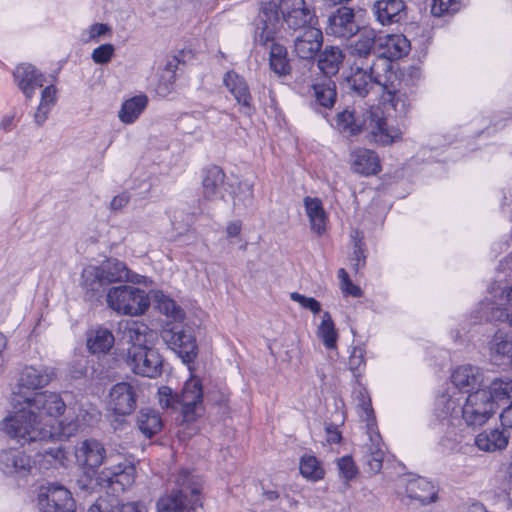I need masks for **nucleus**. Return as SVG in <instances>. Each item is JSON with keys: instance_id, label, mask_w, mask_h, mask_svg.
I'll use <instances>...</instances> for the list:
<instances>
[{"instance_id": "obj_10", "label": "nucleus", "mask_w": 512, "mask_h": 512, "mask_svg": "<svg viewBox=\"0 0 512 512\" xmlns=\"http://www.w3.org/2000/svg\"><path fill=\"white\" fill-rule=\"evenodd\" d=\"M140 393L141 387L137 383L119 382L110 390V408L118 415H130L136 409Z\"/></svg>"}, {"instance_id": "obj_38", "label": "nucleus", "mask_w": 512, "mask_h": 512, "mask_svg": "<svg viewBox=\"0 0 512 512\" xmlns=\"http://www.w3.org/2000/svg\"><path fill=\"white\" fill-rule=\"evenodd\" d=\"M269 65L271 70L279 76L290 74L291 65L285 46L279 43H272L269 53Z\"/></svg>"}, {"instance_id": "obj_15", "label": "nucleus", "mask_w": 512, "mask_h": 512, "mask_svg": "<svg viewBox=\"0 0 512 512\" xmlns=\"http://www.w3.org/2000/svg\"><path fill=\"white\" fill-rule=\"evenodd\" d=\"M279 12V5L272 1L262 4L256 20V40L261 44L273 40L280 24Z\"/></svg>"}, {"instance_id": "obj_37", "label": "nucleus", "mask_w": 512, "mask_h": 512, "mask_svg": "<svg viewBox=\"0 0 512 512\" xmlns=\"http://www.w3.org/2000/svg\"><path fill=\"white\" fill-rule=\"evenodd\" d=\"M512 302V286L501 290L498 303H493L491 313L487 316L489 320L508 321L512 328V308L508 305Z\"/></svg>"}, {"instance_id": "obj_21", "label": "nucleus", "mask_w": 512, "mask_h": 512, "mask_svg": "<svg viewBox=\"0 0 512 512\" xmlns=\"http://www.w3.org/2000/svg\"><path fill=\"white\" fill-rule=\"evenodd\" d=\"M135 476V465L125 460L111 468L105 469L100 479L107 482L114 492H119L131 487L135 481Z\"/></svg>"}, {"instance_id": "obj_43", "label": "nucleus", "mask_w": 512, "mask_h": 512, "mask_svg": "<svg viewBox=\"0 0 512 512\" xmlns=\"http://www.w3.org/2000/svg\"><path fill=\"white\" fill-rule=\"evenodd\" d=\"M254 192L253 184L247 181L240 182L237 186V191L233 196V208L237 214H244L253 208Z\"/></svg>"}, {"instance_id": "obj_62", "label": "nucleus", "mask_w": 512, "mask_h": 512, "mask_svg": "<svg viewBox=\"0 0 512 512\" xmlns=\"http://www.w3.org/2000/svg\"><path fill=\"white\" fill-rule=\"evenodd\" d=\"M501 424L507 434L512 431V404L505 408L500 415Z\"/></svg>"}, {"instance_id": "obj_59", "label": "nucleus", "mask_w": 512, "mask_h": 512, "mask_svg": "<svg viewBox=\"0 0 512 512\" xmlns=\"http://www.w3.org/2000/svg\"><path fill=\"white\" fill-rule=\"evenodd\" d=\"M160 309L168 316L178 318L181 314V309L171 299H165L160 303Z\"/></svg>"}, {"instance_id": "obj_53", "label": "nucleus", "mask_w": 512, "mask_h": 512, "mask_svg": "<svg viewBox=\"0 0 512 512\" xmlns=\"http://www.w3.org/2000/svg\"><path fill=\"white\" fill-rule=\"evenodd\" d=\"M114 54V46L112 44H103L95 48L92 52V59L97 64L108 63Z\"/></svg>"}, {"instance_id": "obj_33", "label": "nucleus", "mask_w": 512, "mask_h": 512, "mask_svg": "<svg viewBox=\"0 0 512 512\" xmlns=\"http://www.w3.org/2000/svg\"><path fill=\"white\" fill-rule=\"evenodd\" d=\"M350 68L351 75L347 79L350 89L360 97L367 96L375 85L368 70L365 69V66L360 65H350Z\"/></svg>"}, {"instance_id": "obj_31", "label": "nucleus", "mask_w": 512, "mask_h": 512, "mask_svg": "<svg viewBox=\"0 0 512 512\" xmlns=\"http://www.w3.org/2000/svg\"><path fill=\"white\" fill-rule=\"evenodd\" d=\"M304 207L309 218L311 230L318 236L326 231L327 215L323 208V204L318 198L305 197Z\"/></svg>"}, {"instance_id": "obj_24", "label": "nucleus", "mask_w": 512, "mask_h": 512, "mask_svg": "<svg viewBox=\"0 0 512 512\" xmlns=\"http://www.w3.org/2000/svg\"><path fill=\"white\" fill-rule=\"evenodd\" d=\"M451 382L459 390L469 392L475 388H483L486 379L480 368L467 364L457 367L452 372Z\"/></svg>"}, {"instance_id": "obj_44", "label": "nucleus", "mask_w": 512, "mask_h": 512, "mask_svg": "<svg viewBox=\"0 0 512 512\" xmlns=\"http://www.w3.org/2000/svg\"><path fill=\"white\" fill-rule=\"evenodd\" d=\"M99 413L91 408V411H85L84 414H80L76 417V419H69L65 417L60 421V433L62 436L69 438L73 436L79 428L84 424H89L93 420H97Z\"/></svg>"}, {"instance_id": "obj_12", "label": "nucleus", "mask_w": 512, "mask_h": 512, "mask_svg": "<svg viewBox=\"0 0 512 512\" xmlns=\"http://www.w3.org/2000/svg\"><path fill=\"white\" fill-rule=\"evenodd\" d=\"M382 45V37H378L373 30H364L357 40L348 47L350 65L367 67L369 61L376 57V47Z\"/></svg>"}, {"instance_id": "obj_35", "label": "nucleus", "mask_w": 512, "mask_h": 512, "mask_svg": "<svg viewBox=\"0 0 512 512\" xmlns=\"http://www.w3.org/2000/svg\"><path fill=\"white\" fill-rule=\"evenodd\" d=\"M114 344L112 332L104 327L92 330L87 339V347L93 354H105Z\"/></svg>"}, {"instance_id": "obj_4", "label": "nucleus", "mask_w": 512, "mask_h": 512, "mask_svg": "<svg viewBox=\"0 0 512 512\" xmlns=\"http://www.w3.org/2000/svg\"><path fill=\"white\" fill-rule=\"evenodd\" d=\"M82 286L87 291L98 294L104 286L117 282H139V275L129 270L127 265L116 259L109 258L99 266H88L82 271Z\"/></svg>"}, {"instance_id": "obj_60", "label": "nucleus", "mask_w": 512, "mask_h": 512, "mask_svg": "<svg viewBox=\"0 0 512 512\" xmlns=\"http://www.w3.org/2000/svg\"><path fill=\"white\" fill-rule=\"evenodd\" d=\"M352 262L356 271L365 263L364 249L360 240L355 242Z\"/></svg>"}, {"instance_id": "obj_63", "label": "nucleus", "mask_w": 512, "mask_h": 512, "mask_svg": "<svg viewBox=\"0 0 512 512\" xmlns=\"http://www.w3.org/2000/svg\"><path fill=\"white\" fill-rule=\"evenodd\" d=\"M298 502L291 498L289 495H285L279 502V507L285 512H292L296 509Z\"/></svg>"}, {"instance_id": "obj_32", "label": "nucleus", "mask_w": 512, "mask_h": 512, "mask_svg": "<svg viewBox=\"0 0 512 512\" xmlns=\"http://www.w3.org/2000/svg\"><path fill=\"white\" fill-rule=\"evenodd\" d=\"M345 55L337 46H326L318 56V68L326 76H334L338 73L344 61Z\"/></svg>"}, {"instance_id": "obj_27", "label": "nucleus", "mask_w": 512, "mask_h": 512, "mask_svg": "<svg viewBox=\"0 0 512 512\" xmlns=\"http://www.w3.org/2000/svg\"><path fill=\"white\" fill-rule=\"evenodd\" d=\"M405 491L410 499L428 505L437 500L436 486L424 477H413L407 480Z\"/></svg>"}, {"instance_id": "obj_49", "label": "nucleus", "mask_w": 512, "mask_h": 512, "mask_svg": "<svg viewBox=\"0 0 512 512\" xmlns=\"http://www.w3.org/2000/svg\"><path fill=\"white\" fill-rule=\"evenodd\" d=\"M299 468L303 477L313 481L322 479L325 474L321 463L313 455L302 456Z\"/></svg>"}, {"instance_id": "obj_52", "label": "nucleus", "mask_w": 512, "mask_h": 512, "mask_svg": "<svg viewBox=\"0 0 512 512\" xmlns=\"http://www.w3.org/2000/svg\"><path fill=\"white\" fill-rule=\"evenodd\" d=\"M364 355V348L358 346L353 347L349 356L348 366L354 376H359L361 373V367L365 365Z\"/></svg>"}, {"instance_id": "obj_17", "label": "nucleus", "mask_w": 512, "mask_h": 512, "mask_svg": "<svg viewBox=\"0 0 512 512\" xmlns=\"http://www.w3.org/2000/svg\"><path fill=\"white\" fill-rule=\"evenodd\" d=\"M223 84L233 95L238 105H240V111L246 116H251L255 111V107L246 80L236 72L228 71L223 77Z\"/></svg>"}, {"instance_id": "obj_40", "label": "nucleus", "mask_w": 512, "mask_h": 512, "mask_svg": "<svg viewBox=\"0 0 512 512\" xmlns=\"http://www.w3.org/2000/svg\"><path fill=\"white\" fill-rule=\"evenodd\" d=\"M489 349L495 361L509 360L512 356V337L497 331L489 343Z\"/></svg>"}, {"instance_id": "obj_30", "label": "nucleus", "mask_w": 512, "mask_h": 512, "mask_svg": "<svg viewBox=\"0 0 512 512\" xmlns=\"http://www.w3.org/2000/svg\"><path fill=\"white\" fill-rule=\"evenodd\" d=\"M510 434L499 429L485 430L475 437V445L483 451L494 452L507 447Z\"/></svg>"}, {"instance_id": "obj_9", "label": "nucleus", "mask_w": 512, "mask_h": 512, "mask_svg": "<svg viewBox=\"0 0 512 512\" xmlns=\"http://www.w3.org/2000/svg\"><path fill=\"white\" fill-rule=\"evenodd\" d=\"M127 365L137 375L156 378L161 375L163 359L154 347L127 352Z\"/></svg>"}, {"instance_id": "obj_45", "label": "nucleus", "mask_w": 512, "mask_h": 512, "mask_svg": "<svg viewBox=\"0 0 512 512\" xmlns=\"http://www.w3.org/2000/svg\"><path fill=\"white\" fill-rule=\"evenodd\" d=\"M315 102L324 108L330 109L334 106L337 98L335 83L331 80L313 85Z\"/></svg>"}, {"instance_id": "obj_36", "label": "nucleus", "mask_w": 512, "mask_h": 512, "mask_svg": "<svg viewBox=\"0 0 512 512\" xmlns=\"http://www.w3.org/2000/svg\"><path fill=\"white\" fill-rule=\"evenodd\" d=\"M29 460L24 453L16 449H6L0 452V468L8 474L26 470Z\"/></svg>"}, {"instance_id": "obj_3", "label": "nucleus", "mask_w": 512, "mask_h": 512, "mask_svg": "<svg viewBox=\"0 0 512 512\" xmlns=\"http://www.w3.org/2000/svg\"><path fill=\"white\" fill-rule=\"evenodd\" d=\"M12 404L16 411L1 422V429L9 436L22 441V444L45 440L51 432L40 426L37 412L24 403V396L13 393Z\"/></svg>"}, {"instance_id": "obj_64", "label": "nucleus", "mask_w": 512, "mask_h": 512, "mask_svg": "<svg viewBox=\"0 0 512 512\" xmlns=\"http://www.w3.org/2000/svg\"><path fill=\"white\" fill-rule=\"evenodd\" d=\"M341 289L346 295H351L353 297H361L362 296V291H361L360 287L353 284L351 280L349 282H347L346 284H344V286H341Z\"/></svg>"}, {"instance_id": "obj_16", "label": "nucleus", "mask_w": 512, "mask_h": 512, "mask_svg": "<svg viewBox=\"0 0 512 512\" xmlns=\"http://www.w3.org/2000/svg\"><path fill=\"white\" fill-rule=\"evenodd\" d=\"M24 403L37 412L38 418L42 416L58 417L65 411L66 405L61 396L55 392H39L32 397L24 396Z\"/></svg>"}, {"instance_id": "obj_58", "label": "nucleus", "mask_w": 512, "mask_h": 512, "mask_svg": "<svg viewBox=\"0 0 512 512\" xmlns=\"http://www.w3.org/2000/svg\"><path fill=\"white\" fill-rule=\"evenodd\" d=\"M114 512H146V507L138 502L119 503L116 500Z\"/></svg>"}, {"instance_id": "obj_46", "label": "nucleus", "mask_w": 512, "mask_h": 512, "mask_svg": "<svg viewBox=\"0 0 512 512\" xmlns=\"http://www.w3.org/2000/svg\"><path fill=\"white\" fill-rule=\"evenodd\" d=\"M55 102L56 88L53 85H48L42 90L40 104L34 114L37 125L41 126L46 121Z\"/></svg>"}, {"instance_id": "obj_47", "label": "nucleus", "mask_w": 512, "mask_h": 512, "mask_svg": "<svg viewBox=\"0 0 512 512\" xmlns=\"http://www.w3.org/2000/svg\"><path fill=\"white\" fill-rule=\"evenodd\" d=\"M317 335L327 349H334L338 338L334 322L329 312H324L322 321L317 329Z\"/></svg>"}, {"instance_id": "obj_18", "label": "nucleus", "mask_w": 512, "mask_h": 512, "mask_svg": "<svg viewBox=\"0 0 512 512\" xmlns=\"http://www.w3.org/2000/svg\"><path fill=\"white\" fill-rule=\"evenodd\" d=\"M323 44L322 31L313 26L301 30L294 39V52L300 59L312 60Z\"/></svg>"}, {"instance_id": "obj_51", "label": "nucleus", "mask_w": 512, "mask_h": 512, "mask_svg": "<svg viewBox=\"0 0 512 512\" xmlns=\"http://www.w3.org/2000/svg\"><path fill=\"white\" fill-rule=\"evenodd\" d=\"M158 400L162 408L177 410L180 409L178 393H174L171 388L162 386L158 390Z\"/></svg>"}, {"instance_id": "obj_14", "label": "nucleus", "mask_w": 512, "mask_h": 512, "mask_svg": "<svg viewBox=\"0 0 512 512\" xmlns=\"http://www.w3.org/2000/svg\"><path fill=\"white\" fill-rule=\"evenodd\" d=\"M280 13L290 29H305L311 26L314 14L305 6L304 0H280Z\"/></svg>"}, {"instance_id": "obj_26", "label": "nucleus", "mask_w": 512, "mask_h": 512, "mask_svg": "<svg viewBox=\"0 0 512 512\" xmlns=\"http://www.w3.org/2000/svg\"><path fill=\"white\" fill-rule=\"evenodd\" d=\"M124 337L131 344L127 352H136L152 347L155 332L142 322H132L125 328Z\"/></svg>"}, {"instance_id": "obj_7", "label": "nucleus", "mask_w": 512, "mask_h": 512, "mask_svg": "<svg viewBox=\"0 0 512 512\" xmlns=\"http://www.w3.org/2000/svg\"><path fill=\"white\" fill-rule=\"evenodd\" d=\"M37 504L40 512H75L71 492L57 482H46L38 489Z\"/></svg>"}, {"instance_id": "obj_2", "label": "nucleus", "mask_w": 512, "mask_h": 512, "mask_svg": "<svg viewBox=\"0 0 512 512\" xmlns=\"http://www.w3.org/2000/svg\"><path fill=\"white\" fill-rule=\"evenodd\" d=\"M175 489L157 502V512H203L202 479L187 469L175 477Z\"/></svg>"}, {"instance_id": "obj_6", "label": "nucleus", "mask_w": 512, "mask_h": 512, "mask_svg": "<svg viewBox=\"0 0 512 512\" xmlns=\"http://www.w3.org/2000/svg\"><path fill=\"white\" fill-rule=\"evenodd\" d=\"M497 405L491 396L477 389L470 393L465 403L461 406V419L468 427H481L496 413Z\"/></svg>"}, {"instance_id": "obj_34", "label": "nucleus", "mask_w": 512, "mask_h": 512, "mask_svg": "<svg viewBox=\"0 0 512 512\" xmlns=\"http://www.w3.org/2000/svg\"><path fill=\"white\" fill-rule=\"evenodd\" d=\"M379 47L385 48V51L380 54L392 61L408 54L410 42L403 35H389L382 37V45H379Z\"/></svg>"}, {"instance_id": "obj_23", "label": "nucleus", "mask_w": 512, "mask_h": 512, "mask_svg": "<svg viewBox=\"0 0 512 512\" xmlns=\"http://www.w3.org/2000/svg\"><path fill=\"white\" fill-rule=\"evenodd\" d=\"M56 377L54 368L45 366H26L23 368L18 381V392L16 395H21V389H39L48 385L53 378Z\"/></svg>"}, {"instance_id": "obj_61", "label": "nucleus", "mask_w": 512, "mask_h": 512, "mask_svg": "<svg viewBox=\"0 0 512 512\" xmlns=\"http://www.w3.org/2000/svg\"><path fill=\"white\" fill-rule=\"evenodd\" d=\"M130 201V195L127 192H123L115 196L110 202V209L112 211L122 210Z\"/></svg>"}, {"instance_id": "obj_56", "label": "nucleus", "mask_w": 512, "mask_h": 512, "mask_svg": "<svg viewBox=\"0 0 512 512\" xmlns=\"http://www.w3.org/2000/svg\"><path fill=\"white\" fill-rule=\"evenodd\" d=\"M116 499L99 498L87 512H114Z\"/></svg>"}, {"instance_id": "obj_25", "label": "nucleus", "mask_w": 512, "mask_h": 512, "mask_svg": "<svg viewBox=\"0 0 512 512\" xmlns=\"http://www.w3.org/2000/svg\"><path fill=\"white\" fill-rule=\"evenodd\" d=\"M202 194L206 201L222 199L225 191V174L218 166H211L204 172Z\"/></svg>"}, {"instance_id": "obj_1", "label": "nucleus", "mask_w": 512, "mask_h": 512, "mask_svg": "<svg viewBox=\"0 0 512 512\" xmlns=\"http://www.w3.org/2000/svg\"><path fill=\"white\" fill-rule=\"evenodd\" d=\"M335 127L348 136L366 131L370 141L384 146L400 140L402 134L400 129L388 126L380 108L367 109L361 114L345 109L336 114Z\"/></svg>"}, {"instance_id": "obj_5", "label": "nucleus", "mask_w": 512, "mask_h": 512, "mask_svg": "<svg viewBox=\"0 0 512 512\" xmlns=\"http://www.w3.org/2000/svg\"><path fill=\"white\" fill-rule=\"evenodd\" d=\"M107 306L113 311L137 316L143 314L150 305L145 290L129 285L114 286L106 294Z\"/></svg>"}, {"instance_id": "obj_8", "label": "nucleus", "mask_w": 512, "mask_h": 512, "mask_svg": "<svg viewBox=\"0 0 512 512\" xmlns=\"http://www.w3.org/2000/svg\"><path fill=\"white\" fill-rule=\"evenodd\" d=\"M180 423L190 424L201 416L203 411V390L200 379L192 377L187 380L178 394Z\"/></svg>"}, {"instance_id": "obj_41", "label": "nucleus", "mask_w": 512, "mask_h": 512, "mask_svg": "<svg viewBox=\"0 0 512 512\" xmlns=\"http://www.w3.org/2000/svg\"><path fill=\"white\" fill-rule=\"evenodd\" d=\"M481 390L488 393L494 404L498 406L499 401L512 398V379L509 377L495 378L488 385L485 384Z\"/></svg>"}, {"instance_id": "obj_48", "label": "nucleus", "mask_w": 512, "mask_h": 512, "mask_svg": "<svg viewBox=\"0 0 512 512\" xmlns=\"http://www.w3.org/2000/svg\"><path fill=\"white\" fill-rule=\"evenodd\" d=\"M369 438L371 445L366 452L365 461L369 466L370 471L377 473L382 468L384 452L380 448V435L378 433L370 435Z\"/></svg>"}, {"instance_id": "obj_39", "label": "nucleus", "mask_w": 512, "mask_h": 512, "mask_svg": "<svg viewBox=\"0 0 512 512\" xmlns=\"http://www.w3.org/2000/svg\"><path fill=\"white\" fill-rule=\"evenodd\" d=\"M148 104L146 95L134 96L126 100L119 111V118L123 123H133L144 111Z\"/></svg>"}, {"instance_id": "obj_28", "label": "nucleus", "mask_w": 512, "mask_h": 512, "mask_svg": "<svg viewBox=\"0 0 512 512\" xmlns=\"http://www.w3.org/2000/svg\"><path fill=\"white\" fill-rule=\"evenodd\" d=\"M374 12L382 25L398 23L405 15V4L403 0H378Z\"/></svg>"}, {"instance_id": "obj_57", "label": "nucleus", "mask_w": 512, "mask_h": 512, "mask_svg": "<svg viewBox=\"0 0 512 512\" xmlns=\"http://www.w3.org/2000/svg\"><path fill=\"white\" fill-rule=\"evenodd\" d=\"M441 403L444 405V413L450 415L451 418H458L461 416V406L452 398L442 397Z\"/></svg>"}, {"instance_id": "obj_42", "label": "nucleus", "mask_w": 512, "mask_h": 512, "mask_svg": "<svg viewBox=\"0 0 512 512\" xmlns=\"http://www.w3.org/2000/svg\"><path fill=\"white\" fill-rule=\"evenodd\" d=\"M137 425L147 438H151L161 430L162 421L155 410L143 408L138 413Z\"/></svg>"}, {"instance_id": "obj_11", "label": "nucleus", "mask_w": 512, "mask_h": 512, "mask_svg": "<svg viewBox=\"0 0 512 512\" xmlns=\"http://www.w3.org/2000/svg\"><path fill=\"white\" fill-rule=\"evenodd\" d=\"M161 338L184 363H191L196 358L197 344L190 331L175 326L162 330Z\"/></svg>"}, {"instance_id": "obj_50", "label": "nucleus", "mask_w": 512, "mask_h": 512, "mask_svg": "<svg viewBox=\"0 0 512 512\" xmlns=\"http://www.w3.org/2000/svg\"><path fill=\"white\" fill-rule=\"evenodd\" d=\"M389 95L391 96L390 102L395 112L400 117L406 116L412 105L411 96L401 90L395 91L394 87L392 88V93Z\"/></svg>"}, {"instance_id": "obj_19", "label": "nucleus", "mask_w": 512, "mask_h": 512, "mask_svg": "<svg viewBox=\"0 0 512 512\" xmlns=\"http://www.w3.org/2000/svg\"><path fill=\"white\" fill-rule=\"evenodd\" d=\"M366 65L365 69L368 70L374 84L382 87L387 94H391L394 82L397 79L392 61L379 53Z\"/></svg>"}, {"instance_id": "obj_20", "label": "nucleus", "mask_w": 512, "mask_h": 512, "mask_svg": "<svg viewBox=\"0 0 512 512\" xmlns=\"http://www.w3.org/2000/svg\"><path fill=\"white\" fill-rule=\"evenodd\" d=\"M75 457L79 465L92 470L99 468L108 459L104 445L96 439H85L78 443Z\"/></svg>"}, {"instance_id": "obj_29", "label": "nucleus", "mask_w": 512, "mask_h": 512, "mask_svg": "<svg viewBox=\"0 0 512 512\" xmlns=\"http://www.w3.org/2000/svg\"><path fill=\"white\" fill-rule=\"evenodd\" d=\"M352 169L365 176L377 174L380 171L378 155L369 149L359 148L352 152Z\"/></svg>"}, {"instance_id": "obj_13", "label": "nucleus", "mask_w": 512, "mask_h": 512, "mask_svg": "<svg viewBox=\"0 0 512 512\" xmlns=\"http://www.w3.org/2000/svg\"><path fill=\"white\" fill-rule=\"evenodd\" d=\"M359 30V26L355 21L353 9L341 6L332 12L327 19L325 32L339 38H349L355 35Z\"/></svg>"}, {"instance_id": "obj_54", "label": "nucleus", "mask_w": 512, "mask_h": 512, "mask_svg": "<svg viewBox=\"0 0 512 512\" xmlns=\"http://www.w3.org/2000/svg\"><path fill=\"white\" fill-rule=\"evenodd\" d=\"M338 469L341 476L347 481L353 479L357 474V467L350 456H344L338 460Z\"/></svg>"}, {"instance_id": "obj_22", "label": "nucleus", "mask_w": 512, "mask_h": 512, "mask_svg": "<svg viewBox=\"0 0 512 512\" xmlns=\"http://www.w3.org/2000/svg\"><path fill=\"white\" fill-rule=\"evenodd\" d=\"M14 82L24 96L30 100L35 94V90L42 87L45 82V76L32 64L21 63L13 71Z\"/></svg>"}, {"instance_id": "obj_55", "label": "nucleus", "mask_w": 512, "mask_h": 512, "mask_svg": "<svg viewBox=\"0 0 512 512\" xmlns=\"http://www.w3.org/2000/svg\"><path fill=\"white\" fill-rule=\"evenodd\" d=\"M455 11H457L456 0H433L431 12L434 16L440 17Z\"/></svg>"}]
</instances>
